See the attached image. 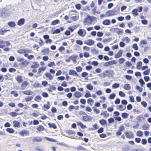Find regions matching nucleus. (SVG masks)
Instances as JSON below:
<instances>
[{"mask_svg": "<svg viewBox=\"0 0 151 151\" xmlns=\"http://www.w3.org/2000/svg\"><path fill=\"white\" fill-rule=\"evenodd\" d=\"M126 137L128 139H131L134 138V135L132 132H124Z\"/></svg>", "mask_w": 151, "mask_h": 151, "instance_id": "obj_1", "label": "nucleus"}, {"mask_svg": "<svg viewBox=\"0 0 151 151\" xmlns=\"http://www.w3.org/2000/svg\"><path fill=\"white\" fill-rule=\"evenodd\" d=\"M93 17H91L89 15H88L87 16V17H86V18H85L84 21V25H87L88 24V22H87V20L88 19H89L91 21V22L90 23V24H91V22H92L93 21Z\"/></svg>", "mask_w": 151, "mask_h": 151, "instance_id": "obj_2", "label": "nucleus"}, {"mask_svg": "<svg viewBox=\"0 0 151 151\" xmlns=\"http://www.w3.org/2000/svg\"><path fill=\"white\" fill-rule=\"evenodd\" d=\"M78 34L81 36L84 37L86 34V32L85 30L80 29L78 32Z\"/></svg>", "mask_w": 151, "mask_h": 151, "instance_id": "obj_3", "label": "nucleus"}, {"mask_svg": "<svg viewBox=\"0 0 151 151\" xmlns=\"http://www.w3.org/2000/svg\"><path fill=\"white\" fill-rule=\"evenodd\" d=\"M28 84V82L26 81H24L21 83L20 87L21 89L23 90L25 89Z\"/></svg>", "mask_w": 151, "mask_h": 151, "instance_id": "obj_4", "label": "nucleus"}, {"mask_svg": "<svg viewBox=\"0 0 151 151\" xmlns=\"http://www.w3.org/2000/svg\"><path fill=\"white\" fill-rule=\"evenodd\" d=\"M94 43V41L91 39H88L87 40H85L84 41L85 44L89 46L93 45Z\"/></svg>", "mask_w": 151, "mask_h": 151, "instance_id": "obj_5", "label": "nucleus"}, {"mask_svg": "<svg viewBox=\"0 0 151 151\" xmlns=\"http://www.w3.org/2000/svg\"><path fill=\"white\" fill-rule=\"evenodd\" d=\"M92 120L91 117L87 114L82 117V120L84 121H90Z\"/></svg>", "mask_w": 151, "mask_h": 151, "instance_id": "obj_6", "label": "nucleus"}, {"mask_svg": "<svg viewBox=\"0 0 151 151\" xmlns=\"http://www.w3.org/2000/svg\"><path fill=\"white\" fill-rule=\"evenodd\" d=\"M69 74L73 76H79V75L77 73L75 70L73 69H70L69 70Z\"/></svg>", "mask_w": 151, "mask_h": 151, "instance_id": "obj_7", "label": "nucleus"}, {"mask_svg": "<svg viewBox=\"0 0 151 151\" xmlns=\"http://www.w3.org/2000/svg\"><path fill=\"white\" fill-rule=\"evenodd\" d=\"M42 138L41 137H35L32 139V141L33 142H39L42 141Z\"/></svg>", "mask_w": 151, "mask_h": 151, "instance_id": "obj_8", "label": "nucleus"}, {"mask_svg": "<svg viewBox=\"0 0 151 151\" xmlns=\"http://www.w3.org/2000/svg\"><path fill=\"white\" fill-rule=\"evenodd\" d=\"M39 66V63L37 62L34 61L32 63V64L31 66L32 68H37Z\"/></svg>", "mask_w": 151, "mask_h": 151, "instance_id": "obj_9", "label": "nucleus"}, {"mask_svg": "<svg viewBox=\"0 0 151 151\" xmlns=\"http://www.w3.org/2000/svg\"><path fill=\"white\" fill-rule=\"evenodd\" d=\"M17 52L20 54H24V56L25 57H27L28 55L27 53H25V49H19L17 50Z\"/></svg>", "mask_w": 151, "mask_h": 151, "instance_id": "obj_10", "label": "nucleus"}, {"mask_svg": "<svg viewBox=\"0 0 151 151\" xmlns=\"http://www.w3.org/2000/svg\"><path fill=\"white\" fill-rule=\"evenodd\" d=\"M46 66H42L39 68L38 69V73L41 74L46 69Z\"/></svg>", "mask_w": 151, "mask_h": 151, "instance_id": "obj_11", "label": "nucleus"}, {"mask_svg": "<svg viewBox=\"0 0 151 151\" xmlns=\"http://www.w3.org/2000/svg\"><path fill=\"white\" fill-rule=\"evenodd\" d=\"M41 52L43 55H48L49 53V48H44L41 50Z\"/></svg>", "mask_w": 151, "mask_h": 151, "instance_id": "obj_12", "label": "nucleus"}, {"mask_svg": "<svg viewBox=\"0 0 151 151\" xmlns=\"http://www.w3.org/2000/svg\"><path fill=\"white\" fill-rule=\"evenodd\" d=\"M20 134L22 136H24V135L27 136L29 134V132L27 130H23L20 132Z\"/></svg>", "mask_w": 151, "mask_h": 151, "instance_id": "obj_13", "label": "nucleus"}, {"mask_svg": "<svg viewBox=\"0 0 151 151\" xmlns=\"http://www.w3.org/2000/svg\"><path fill=\"white\" fill-rule=\"evenodd\" d=\"M116 108L118 109L121 111H123L125 110L126 107L125 106H124L122 105H119Z\"/></svg>", "mask_w": 151, "mask_h": 151, "instance_id": "obj_14", "label": "nucleus"}, {"mask_svg": "<svg viewBox=\"0 0 151 151\" xmlns=\"http://www.w3.org/2000/svg\"><path fill=\"white\" fill-rule=\"evenodd\" d=\"M16 80L19 83H20L23 81V80L21 76H18L15 78Z\"/></svg>", "mask_w": 151, "mask_h": 151, "instance_id": "obj_15", "label": "nucleus"}, {"mask_svg": "<svg viewBox=\"0 0 151 151\" xmlns=\"http://www.w3.org/2000/svg\"><path fill=\"white\" fill-rule=\"evenodd\" d=\"M87 103L91 106H92L94 103L93 99L91 98H89L87 100Z\"/></svg>", "mask_w": 151, "mask_h": 151, "instance_id": "obj_16", "label": "nucleus"}, {"mask_svg": "<svg viewBox=\"0 0 151 151\" xmlns=\"http://www.w3.org/2000/svg\"><path fill=\"white\" fill-rule=\"evenodd\" d=\"M122 50H119L117 53H116L115 55V58H118L122 55Z\"/></svg>", "mask_w": 151, "mask_h": 151, "instance_id": "obj_17", "label": "nucleus"}, {"mask_svg": "<svg viewBox=\"0 0 151 151\" xmlns=\"http://www.w3.org/2000/svg\"><path fill=\"white\" fill-rule=\"evenodd\" d=\"M24 95H30L33 94V92L30 90H26L22 91Z\"/></svg>", "mask_w": 151, "mask_h": 151, "instance_id": "obj_18", "label": "nucleus"}, {"mask_svg": "<svg viewBox=\"0 0 151 151\" xmlns=\"http://www.w3.org/2000/svg\"><path fill=\"white\" fill-rule=\"evenodd\" d=\"M116 11L114 10H111L108 11L107 13H108V16H111L116 15Z\"/></svg>", "mask_w": 151, "mask_h": 151, "instance_id": "obj_19", "label": "nucleus"}, {"mask_svg": "<svg viewBox=\"0 0 151 151\" xmlns=\"http://www.w3.org/2000/svg\"><path fill=\"white\" fill-rule=\"evenodd\" d=\"M64 28L63 27H60L59 29H56L53 32L54 34L56 33L58 34L61 31H62L63 30Z\"/></svg>", "mask_w": 151, "mask_h": 151, "instance_id": "obj_20", "label": "nucleus"}, {"mask_svg": "<svg viewBox=\"0 0 151 151\" xmlns=\"http://www.w3.org/2000/svg\"><path fill=\"white\" fill-rule=\"evenodd\" d=\"M82 93L78 91H76L74 94V96L77 98L81 97L82 96Z\"/></svg>", "mask_w": 151, "mask_h": 151, "instance_id": "obj_21", "label": "nucleus"}, {"mask_svg": "<svg viewBox=\"0 0 151 151\" xmlns=\"http://www.w3.org/2000/svg\"><path fill=\"white\" fill-rule=\"evenodd\" d=\"M37 130L40 132L43 131L45 130L44 127L41 125L38 126L36 128Z\"/></svg>", "mask_w": 151, "mask_h": 151, "instance_id": "obj_22", "label": "nucleus"}, {"mask_svg": "<svg viewBox=\"0 0 151 151\" xmlns=\"http://www.w3.org/2000/svg\"><path fill=\"white\" fill-rule=\"evenodd\" d=\"M13 126L14 127H18L20 126V122L17 121H14L13 122Z\"/></svg>", "mask_w": 151, "mask_h": 151, "instance_id": "obj_23", "label": "nucleus"}, {"mask_svg": "<svg viewBox=\"0 0 151 151\" xmlns=\"http://www.w3.org/2000/svg\"><path fill=\"white\" fill-rule=\"evenodd\" d=\"M25 22V19L24 18L20 19L17 22V24L19 26H21L24 24Z\"/></svg>", "mask_w": 151, "mask_h": 151, "instance_id": "obj_24", "label": "nucleus"}, {"mask_svg": "<svg viewBox=\"0 0 151 151\" xmlns=\"http://www.w3.org/2000/svg\"><path fill=\"white\" fill-rule=\"evenodd\" d=\"M9 114L12 117H15L18 115L22 114V113H21L20 114H18L17 112H15V111H13L10 112Z\"/></svg>", "mask_w": 151, "mask_h": 151, "instance_id": "obj_25", "label": "nucleus"}, {"mask_svg": "<svg viewBox=\"0 0 151 151\" xmlns=\"http://www.w3.org/2000/svg\"><path fill=\"white\" fill-rule=\"evenodd\" d=\"M45 75L46 77L48 78L50 80H52L53 78V77L49 73H45Z\"/></svg>", "mask_w": 151, "mask_h": 151, "instance_id": "obj_26", "label": "nucleus"}, {"mask_svg": "<svg viewBox=\"0 0 151 151\" xmlns=\"http://www.w3.org/2000/svg\"><path fill=\"white\" fill-rule=\"evenodd\" d=\"M48 125L50 128H52L54 129H56L57 128V126L54 123L51 124L50 123H49L48 124Z\"/></svg>", "mask_w": 151, "mask_h": 151, "instance_id": "obj_27", "label": "nucleus"}, {"mask_svg": "<svg viewBox=\"0 0 151 151\" xmlns=\"http://www.w3.org/2000/svg\"><path fill=\"white\" fill-rule=\"evenodd\" d=\"M114 29L116 32V33L119 35L122 34L123 33V30L120 29L119 28H114Z\"/></svg>", "mask_w": 151, "mask_h": 151, "instance_id": "obj_28", "label": "nucleus"}, {"mask_svg": "<svg viewBox=\"0 0 151 151\" xmlns=\"http://www.w3.org/2000/svg\"><path fill=\"white\" fill-rule=\"evenodd\" d=\"M142 62L141 61H139L137 63L136 68L137 69H140L142 68Z\"/></svg>", "mask_w": 151, "mask_h": 151, "instance_id": "obj_29", "label": "nucleus"}, {"mask_svg": "<svg viewBox=\"0 0 151 151\" xmlns=\"http://www.w3.org/2000/svg\"><path fill=\"white\" fill-rule=\"evenodd\" d=\"M10 31V30L9 29L4 30L2 29H0V34L1 35H3L6 32H9Z\"/></svg>", "mask_w": 151, "mask_h": 151, "instance_id": "obj_30", "label": "nucleus"}, {"mask_svg": "<svg viewBox=\"0 0 151 151\" xmlns=\"http://www.w3.org/2000/svg\"><path fill=\"white\" fill-rule=\"evenodd\" d=\"M8 24L9 27H14L16 26L15 23L13 21H11L9 22L8 23Z\"/></svg>", "mask_w": 151, "mask_h": 151, "instance_id": "obj_31", "label": "nucleus"}, {"mask_svg": "<svg viewBox=\"0 0 151 151\" xmlns=\"http://www.w3.org/2000/svg\"><path fill=\"white\" fill-rule=\"evenodd\" d=\"M7 42H4L2 40H0V48H3L5 46V44Z\"/></svg>", "mask_w": 151, "mask_h": 151, "instance_id": "obj_32", "label": "nucleus"}, {"mask_svg": "<svg viewBox=\"0 0 151 151\" xmlns=\"http://www.w3.org/2000/svg\"><path fill=\"white\" fill-rule=\"evenodd\" d=\"M6 132L11 134L13 133L14 132V129L11 128H7L6 129Z\"/></svg>", "mask_w": 151, "mask_h": 151, "instance_id": "obj_33", "label": "nucleus"}, {"mask_svg": "<svg viewBox=\"0 0 151 151\" xmlns=\"http://www.w3.org/2000/svg\"><path fill=\"white\" fill-rule=\"evenodd\" d=\"M102 23L106 25H108L110 24V21L109 19H106L103 21Z\"/></svg>", "mask_w": 151, "mask_h": 151, "instance_id": "obj_34", "label": "nucleus"}, {"mask_svg": "<svg viewBox=\"0 0 151 151\" xmlns=\"http://www.w3.org/2000/svg\"><path fill=\"white\" fill-rule=\"evenodd\" d=\"M60 23V21L58 19L54 20L52 21L51 23V25H55L59 23Z\"/></svg>", "mask_w": 151, "mask_h": 151, "instance_id": "obj_35", "label": "nucleus"}, {"mask_svg": "<svg viewBox=\"0 0 151 151\" xmlns=\"http://www.w3.org/2000/svg\"><path fill=\"white\" fill-rule=\"evenodd\" d=\"M77 124L78 125H80L81 128L82 129H85L86 128V125L83 124L81 122H79L77 123Z\"/></svg>", "mask_w": 151, "mask_h": 151, "instance_id": "obj_36", "label": "nucleus"}, {"mask_svg": "<svg viewBox=\"0 0 151 151\" xmlns=\"http://www.w3.org/2000/svg\"><path fill=\"white\" fill-rule=\"evenodd\" d=\"M124 88L125 90H128L130 89L131 87L129 84L127 83L124 85Z\"/></svg>", "mask_w": 151, "mask_h": 151, "instance_id": "obj_37", "label": "nucleus"}, {"mask_svg": "<svg viewBox=\"0 0 151 151\" xmlns=\"http://www.w3.org/2000/svg\"><path fill=\"white\" fill-rule=\"evenodd\" d=\"M76 149L78 150H83L86 151V149L83 147V146L81 145H80L78 147H77L76 148Z\"/></svg>", "mask_w": 151, "mask_h": 151, "instance_id": "obj_38", "label": "nucleus"}, {"mask_svg": "<svg viewBox=\"0 0 151 151\" xmlns=\"http://www.w3.org/2000/svg\"><path fill=\"white\" fill-rule=\"evenodd\" d=\"M92 12H93V14H95L96 13L99 14V12L97 11V7H94L92 9Z\"/></svg>", "mask_w": 151, "mask_h": 151, "instance_id": "obj_39", "label": "nucleus"}, {"mask_svg": "<svg viewBox=\"0 0 151 151\" xmlns=\"http://www.w3.org/2000/svg\"><path fill=\"white\" fill-rule=\"evenodd\" d=\"M100 114L101 115H104L105 117H107L109 116V114L107 113L106 111H105L101 113Z\"/></svg>", "mask_w": 151, "mask_h": 151, "instance_id": "obj_40", "label": "nucleus"}, {"mask_svg": "<svg viewBox=\"0 0 151 151\" xmlns=\"http://www.w3.org/2000/svg\"><path fill=\"white\" fill-rule=\"evenodd\" d=\"M93 128H91V130H95L99 128V127L98 125L97 124H95L94 125H93Z\"/></svg>", "mask_w": 151, "mask_h": 151, "instance_id": "obj_41", "label": "nucleus"}, {"mask_svg": "<svg viewBox=\"0 0 151 151\" xmlns=\"http://www.w3.org/2000/svg\"><path fill=\"white\" fill-rule=\"evenodd\" d=\"M42 99L41 97L40 96H37L35 98L34 100L35 101H39L41 100Z\"/></svg>", "mask_w": 151, "mask_h": 151, "instance_id": "obj_42", "label": "nucleus"}, {"mask_svg": "<svg viewBox=\"0 0 151 151\" xmlns=\"http://www.w3.org/2000/svg\"><path fill=\"white\" fill-rule=\"evenodd\" d=\"M143 134V132L141 131H138L137 132L136 135L137 136L142 137Z\"/></svg>", "mask_w": 151, "mask_h": 151, "instance_id": "obj_43", "label": "nucleus"}, {"mask_svg": "<svg viewBox=\"0 0 151 151\" xmlns=\"http://www.w3.org/2000/svg\"><path fill=\"white\" fill-rule=\"evenodd\" d=\"M138 10L137 9H134L132 11V14L133 15L135 16H137L138 14V13L137 12Z\"/></svg>", "mask_w": 151, "mask_h": 151, "instance_id": "obj_44", "label": "nucleus"}, {"mask_svg": "<svg viewBox=\"0 0 151 151\" xmlns=\"http://www.w3.org/2000/svg\"><path fill=\"white\" fill-rule=\"evenodd\" d=\"M150 69H148L144 71L142 73L144 75H148L150 73Z\"/></svg>", "mask_w": 151, "mask_h": 151, "instance_id": "obj_45", "label": "nucleus"}, {"mask_svg": "<svg viewBox=\"0 0 151 151\" xmlns=\"http://www.w3.org/2000/svg\"><path fill=\"white\" fill-rule=\"evenodd\" d=\"M76 71L78 72H81L82 70V68L80 66H78L76 67Z\"/></svg>", "mask_w": 151, "mask_h": 151, "instance_id": "obj_46", "label": "nucleus"}, {"mask_svg": "<svg viewBox=\"0 0 151 151\" xmlns=\"http://www.w3.org/2000/svg\"><path fill=\"white\" fill-rule=\"evenodd\" d=\"M87 88L90 90H92L93 89V86L91 84H88L86 85Z\"/></svg>", "mask_w": 151, "mask_h": 151, "instance_id": "obj_47", "label": "nucleus"}, {"mask_svg": "<svg viewBox=\"0 0 151 151\" xmlns=\"http://www.w3.org/2000/svg\"><path fill=\"white\" fill-rule=\"evenodd\" d=\"M128 116V114L126 113H123L122 114V116L124 118H127Z\"/></svg>", "mask_w": 151, "mask_h": 151, "instance_id": "obj_48", "label": "nucleus"}, {"mask_svg": "<svg viewBox=\"0 0 151 151\" xmlns=\"http://www.w3.org/2000/svg\"><path fill=\"white\" fill-rule=\"evenodd\" d=\"M76 8L78 10H80L81 8V5L79 3L75 5Z\"/></svg>", "mask_w": 151, "mask_h": 151, "instance_id": "obj_49", "label": "nucleus"}, {"mask_svg": "<svg viewBox=\"0 0 151 151\" xmlns=\"http://www.w3.org/2000/svg\"><path fill=\"white\" fill-rule=\"evenodd\" d=\"M99 122L102 125H104L106 123V120L104 119L100 120Z\"/></svg>", "mask_w": 151, "mask_h": 151, "instance_id": "obj_50", "label": "nucleus"}, {"mask_svg": "<svg viewBox=\"0 0 151 151\" xmlns=\"http://www.w3.org/2000/svg\"><path fill=\"white\" fill-rule=\"evenodd\" d=\"M76 43L78 45H81L83 44V42L81 40H76Z\"/></svg>", "mask_w": 151, "mask_h": 151, "instance_id": "obj_51", "label": "nucleus"}, {"mask_svg": "<svg viewBox=\"0 0 151 151\" xmlns=\"http://www.w3.org/2000/svg\"><path fill=\"white\" fill-rule=\"evenodd\" d=\"M33 98L32 96H29L25 99V101L26 102H28L31 100Z\"/></svg>", "mask_w": 151, "mask_h": 151, "instance_id": "obj_52", "label": "nucleus"}, {"mask_svg": "<svg viewBox=\"0 0 151 151\" xmlns=\"http://www.w3.org/2000/svg\"><path fill=\"white\" fill-rule=\"evenodd\" d=\"M67 134H74L75 133V132L72 130H68L66 131Z\"/></svg>", "mask_w": 151, "mask_h": 151, "instance_id": "obj_53", "label": "nucleus"}, {"mask_svg": "<svg viewBox=\"0 0 151 151\" xmlns=\"http://www.w3.org/2000/svg\"><path fill=\"white\" fill-rule=\"evenodd\" d=\"M142 128L145 130H147L149 129V127L147 125L144 124L142 126Z\"/></svg>", "mask_w": 151, "mask_h": 151, "instance_id": "obj_54", "label": "nucleus"}, {"mask_svg": "<svg viewBox=\"0 0 151 151\" xmlns=\"http://www.w3.org/2000/svg\"><path fill=\"white\" fill-rule=\"evenodd\" d=\"M119 86V85L117 83H114L112 86V87L113 88H118Z\"/></svg>", "mask_w": 151, "mask_h": 151, "instance_id": "obj_55", "label": "nucleus"}, {"mask_svg": "<svg viewBox=\"0 0 151 151\" xmlns=\"http://www.w3.org/2000/svg\"><path fill=\"white\" fill-rule=\"evenodd\" d=\"M42 95L44 97L47 98L48 97V94L47 93L43 92L42 93Z\"/></svg>", "mask_w": 151, "mask_h": 151, "instance_id": "obj_56", "label": "nucleus"}, {"mask_svg": "<svg viewBox=\"0 0 151 151\" xmlns=\"http://www.w3.org/2000/svg\"><path fill=\"white\" fill-rule=\"evenodd\" d=\"M110 65L113 64H116L117 63V61L116 60H113L109 61Z\"/></svg>", "mask_w": 151, "mask_h": 151, "instance_id": "obj_57", "label": "nucleus"}, {"mask_svg": "<svg viewBox=\"0 0 151 151\" xmlns=\"http://www.w3.org/2000/svg\"><path fill=\"white\" fill-rule=\"evenodd\" d=\"M48 66L49 67H51L55 65V64L53 62H51L48 64Z\"/></svg>", "mask_w": 151, "mask_h": 151, "instance_id": "obj_58", "label": "nucleus"}, {"mask_svg": "<svg viewBox=\"0 0 151 151\" xmlns=\"http://www.w3.org/2000/svg\"><path fill=\"white\" fill-rule=\"evenodd\" d=\"M93 111L95 112L96 114H98L100 113L99 110L96 108V107H93Z\"/></svg>", "mask_w": 151, "mask_h": 151, "instance_id": "obj_59", "label": "nucleus"}, {"mask_svg": "<svg viewBox=\"0 0 151 151\" xmlns=\"http://www.w3.org/2000/svg\"><path fill=\"white\" fill-rule=\"evenodd\" d=\"M88 75V73L86 72H84L81 73V76L82 77H86Z\"/></svg>", "mask_w": 151, "mask_h": 151, "instance_id": "obj_60", "label": "nucleus"}, {"mask_svg": "<svg viewBox=\"0 0 151 151\" xmlns=\"http://www.w3.org/2000/svg\"><path fill=\"white\" fill-rule=\"evenodd\" d=\"M132 47L135 50H137L138 49V47L137 44H134L133 45Z\"/></svg>", "mask_w": 151, "mask_h": 151, "instance_id": "obj_61", "label": "nucleus"}, {"mask_svg": "<svg viewBox=\"0 0 151 151\" xmlns=\"http://www.w3.org/2000/svg\"><path fill=\"white\" fill-rule=\"evenodd\" d=\"M46 139L50 141V142H57V141L56 139H53L50 138H48V137H47Z\"/></svg>", "mask_w": 151, "mask_h": 151, "instance_id": "obj_62", "label": "nucleus"}, {"mask_svg": "<svg viewBox=\"0 0 151 151\" xmlns=\"http://www.w3.org/2000/svg\"><path fill=\"white\" fill-rule=\"evenodd\" d=\"M119 95L121 97H125V94L122 91H119Z\"/></svg>", "mask_w": 151, "mask_h": 151, "instance_id": "obj_63", "label": "nucleus"}, {"mask_svg": "<svg viewBox=\"0 0 151 151\" xmlns=\"http://www.w3.org/2000/svg\"><path fill=\"white\" fill-rule=\"evenodd\" d=\"M36 151H43L42 149L39 146L35 148Z\"/></svg>", "mask_w": 151, "mask_h": 151, "instance_id": "obj_64", "label": "nucleus"}]
</instances>
